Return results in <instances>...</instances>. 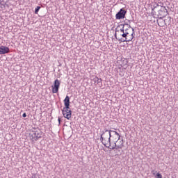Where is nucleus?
Segmentation results:
<instances>
[{
    "label": "nucleus",
    "instance_id": "15",
    "mask_svg": "<svg viewBox=\"0 0 178 178\" xmlns=\"http://www.w3.org/2000/svg\"><path fill=\"white\" fill-rule=\"evenodd\" d=\"M58 124H60V122H61L60 118H58Z\"/></svg>",
    "mask_w": 178,
    "mask_h": 178
},
{
    "label": "nucleus",
    "instance_id": "3",
    "mask_svg": "<svg viewBox=\"0 0 178 178\" xmlns=\"http://www.w3.org/2000/svg\"><path fill=\"white\" fill-rule=\"evenodd\" d=\"M152 10L153 15L157 16L159 19H162V17H165L166 13H168V10L166 9V7L158 4L156 2L154 3L153 5H152Z\"/></svg>",
    "mask_w": 178,
    "mask_h": 178
},
{
    "label": "nucleus",
    "instance_id": "8",
    "mask_svg": "<svg viewBox=\"0 0 178 178\" xmlns=\"http://www.w3.org/2000/svg\"><path fill=\"white\" fill-rule=\"evenodd\" d=\"M10 49L8 47L1 46L0 47V55H5V54H9Z\"/></svg>",
    "mask_w": 178,
    "mask_h": 178
},
{
    "label": "nucleus",
    "instance_id": "14",
    "mask_svg": "<svg viewBox=\"0 0 178 178\" xmlns=\"http://www.w3.org/2000/svg\"><path fill=\"white\" fill-rule=\"evenodd\" d=\"M23 118H26L27 117V114H26V113H23L22 115Z\"/></svg>",
    "mask_w": 178,
    "mask_h": 178
},
{
    "label": "nucleus",
    "instance_id": "1",
    "mask_svg": "<svg viewBox=\"0 0 178 178\" xmlns=\"http://www.w3.org/2000/svg\"><path fill=\"white\" fill-rule=\"evenodd\" d=\"M115 35L117 40H120L123 37V38H125L124 41L129 42V41L134 38V29L130 26L125 24L116 29Z\"/></svg>",
    "mask_w": 178,
    "mask_h": 178
},
{
    "label": "nucleus",
    "instance_id": "13",
    "mask_svg": "<svg viewBox=\"0 0 178 178\" xmlns=\"http://www.w3.org/2000/svg\"><path fill=\"white\" fill-rule=\"evenodd\" d=\"M155 177H156V178H162V175H161V173L158 172L156 175Z\"/></svg>",
    "mask_w": 178,
    "mask_h": 178
},
{
    "label": "nucleus",
    "instance_id": "6",
    "mask_svg": "<svg viewBox=\"0 0 178 178\" xmlns=\"http://www.w3.org/2000/svg\"><path fill=\"white\" fill-rule=\"evenodd\" d=\"M42 137V131L38 128H32L29 130V138L31 141H38Z\"/></svg>",
    "mask_w": 178,
    "mask_h": 178
},
{
    "label": "nucleus",
    "instance_id": "5",
    "mask_svg": "<svg viewBox=\"0 0 178 178\" xmlns=\"http://www.w3.org/2000/svg\"><path fill=\"white\" fill-rule=\"evenodd\" d=\"M112 130L108 131V129H106V131L101 136L102 143L107 148L111 147L112 142Z\"/></svg>",
    "mask_w": 178,
    "mask_h": 178
},
{
    "label": "nucleus",
    "instance_id": "2",
    "mask_svg": "<svg viewBox=\"0 0 178 178\" xmlns=\"http://www.w3.org/2000/svg\"><path fill=\"white\" fill-rule=\"evenodd\" d=\"M112 136H111V143L110 144V147H111L112 149H116L115 151V156H119L122 152H123V147H124V140L119 133L116 131H111Z\"/></svg>",
    "mask_w": 178,
    "mask_h": 178
},
{
    "label": "nucleus",
    "instance_id": "12",
    "mask_svg": "<svg viewBox=\"0 0 178 178\" xmlns=\"http://www.w3.org/2000/svg\"><path fill=\"white\" fill-rule=\"evenodd\" d=\"M41 9L40 6H37L35 9V15H38V12L40 11V10Z\"/></svg>",
    "mask_w": 178,
    "mask_h": 178
},
{
    "label": "nucleus",
    "instance_id": "7",
    "mask_svg": "<svg viewBox=\"0 0 178 178\" xmlns=\"http://www.w3.org/2000/svg\"><path fill=\"white\" fill-rule=\"evenodd\" d=\"M59 87H60V81L58 79H56L54 81V85L51 86L53 94H57V92H58Z\"/></svg>",
    "mask_w": 178,
    "mask_h": 178
},
{
    "label": "nucleus",
    "instance_id": "4",
    "mask_svg": "<svg viewBox=\"0 0 178 178\" xmlns=\"http://www.w3.org/2000/svg\"><path fill=\"white\" fill-rule=\"evenodd\" d=\"M65 107L63 109V115L67 120H70L72 118V110H70V97L66 96L64 101Z\"/></svg>",
    "mask_w": 178,
    "mask_h": 178
},
{
    "label": "nucleus",
    "instance_id": "9",
    "mask_svg": "<svg viewBox=\"0 0 178 178\" xmlns=\"http://www.w3.org/2000/svg\"><path fill=\"white\" fill-rule=\"evenodd\" d=\"M126 15V11L121 9L120 12L116 14V19H123Z\"/></svg>",
    "mask_w": 178,
    "mask_h": 178
},
{
    "label": "nucleus",
    "instance_id": "10",
    "mask_svg": "<svg viewBox=\"0 0 178 178\" xmlns=\"http://www.w3.org/2000/svg\"><path fill=\"white\" fill-rule=\"evenodd\" d=\"M157 23L159 24V26L160 27H165V20H163V19L160 18L158 21H157Z\"/></svg>",
    "mask_w": 178,
    "mask_h": 178
},
{
    "label": "nucleus",
    "instance_id": "16",
    "mask_svg": "<svg viewBox=\"0 0 178 178\" xmlns=\"http://www.w3.org/2000/svg\"><path fill=\"white\" fill-rule=\"evenodd\" d=\"M153 175H155V172H153Z\"/></svg>",
    "mask_w": 178,
    "mask_h": 178
},
{
    "label": "nucleus",
    "instance_id": "11",
    "mask_svg": "<svg viewBox=\"0 0 178 178\" xmlns=\"http://www.w3.org/2000/svg\"><path fill=\"white\" fill-rule=\"evenodd\" d=\"M93 81L95 84H99V83H102V79L101 78H99L98 76H95L93 79Z\"/></svg>",
    "mask_w": 178,
    "mask_h": 178
}]
</instances>
